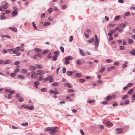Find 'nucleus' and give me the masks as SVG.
I'll list each match as a JSON object with an SVG mask.
<instances>
[{
	"label": "nucleus",
	"instance_id": "f257e3e1",
	"mask_svg": "<svg viewBox=\"0 0 135 135\" xmlns=\"http://www.w3.org/2000/svg\"><path fill=\"white\" fill-rule=\"evenodd\" d=\"M58 127H55L53 128H51V131L50 132V133L51 135L54 134L55 132L57 131V130L56 129H58Z\"/></svg>",
	"mask_w": 135,
	"mask_h": 135
},
{
	"label": "nucleus",
	"instance_id": "f03ea898",
	"mask_svg": "<svg viewBox=\"0 0 135 135\" xmlns=\"http://www.w3.org/2000/svg\"><path fill=\"white\" fill-rule=\"evenodd\" d=\"M123 129L122 128H118L115 129V131H116L118 132L117 133V134H119L122 133L123 132L122 131Z\"/></svg>",
	"mask_w": 135,
	"mask_h": 135
},
{
	"label": "nucleus",
	"instance_id": "7ed1b4c3",
	"mask_svg": "<svg viewBox=\"0 0 135 135\" xmlns=\"http://www.w3.org/2000/svg\"><path fill=\"white\" fill-rule=\"evenodd\" d=\"M36 74L37 75H41L44 73V71L41 70H38L36 72Z\"/></svg>",
	"mask_w": 135,
	"mask_h": 135
},
{
	"label": "nucleus",
	"instance_id": "20e7f679",
	"mask_svg": "<svg viewBox=\"0 0 135 135\" xmlns=\"http://www.w3.org/2000/svg\"><path fill=\"white\" fill-rule=\"evenodd\" d=\"M99 41L98 40H95L94 43V45L95 46V47L96 48H97L99 44Z\"/></svg>",
	"mask_w": 135,
	"mask_h": 135
},
{
	"label": "nucleus",
	"instance_id": "39448f33",
	"mask_svg": "<svg viewBox=\"0 0 135 135\" xmlns=\"http://www.w3.org/2000/svg\"><path fill=\"white\" fill-rule=\"evenodd\" d=\"M35 50V52H40L42 51V50L39 48L36 47L34 48V49Z\"/></svg>",
	"mask_w": 135,
	"mask_h": 135
},
{
	"label": "nucleus",
	"instance_id": "423d86ee",
	"mask_svg": "<svg viewBox=\"0 0 135 135\" xmlns=\"http://www.w3.org/2000/svg\"><path fill=\"white\" fill-rule=\"evenodd\" d=\"M73 57L71 56H67L65 58V60L66 61H69L72 59Z\"/></svg>",
	"mask_w": 135,
	"mask_h": 135
},
{
	"label": "nucleus",
	"instance_id": "0eeeda50",
	"mask_svg": "<svg viewBox=\"0 0 135 135\" xmlns=\"http://www.w3.org/2000/svg\"><path fill=\"white\" fill-rule=\"evenodd\" d=\"M18 12L17 11H14L12 12V16H14L17 15L18 14Z\"/></svg>",
	"mask_w": 135,
	"mask_h": 135
},
{
	"label": "nucleus",
	"instance_id": "6e6552de",
	"mask_svg": "<svg viewBox=\"0 0 135 135\" xmlns=\"http://www.w3.org/2000/svg\"><path fill=\"white\" fill-rule=\"evenodd\" d=\"M79 51L80 54L81 56H85V52H83V51L82 50L79 49Z\"/></svg>",
	"mask_w": 135,
	"mask_h": 135
},
{
	"label": "nucleus",
	"instance_id": "1a4fd4ad",
	"mask_svg": "<svg viewBox=\"0 0 135 135\" xmlns=\"http://www.w3.org/2000/svg\"><path fill=\"white\" fill-rule=\"evenodd\" d=\"M49 78V82L51 83L53 81V79H52L53 77L52 76H48Z\"/></svg>",
	"mask_w": 135,
	"mask_h": 135
},
{
	"label": "nucleus",
	"instance_id": "9d476101",
	"mask_svg": "<svg viewBox=\"0 0 135 135\" xmlns=\"http://www.w3.org/2000/svg\"><path fill=\"white\" fill-rule=\"evenodd\" d=\"M66 73L67 75L69 76H71L72 75L73 73V72L72 71H67Z\"/></svg>",
	"mask_w": 135,
	"mask_h": 135
},
{
	"label": "nucleus",
	"instance_id": "9b49d317",
	"mask_svg": "<svg viewBox=\"0 0 135 135\" xmlns=\"http://www.w3.org/2000/svg\"><path fill=\"white\" fill-rule=\"evenodd\" d=\"M57 55H55L52 57V60L54 61H56L57 60Z\"/></svg>",
	"mask_w": 135,
	"mask_h": 135
},
{
	"label": "nucleus",
	"instance_id": "f8f14e48",
	"mask_svg": "<svg viewBox=\"0 0 135 135\" xmlns=\"http://www.w3.org/2000/svg\"><path fill=\"white\" fill-rule=\"evenodd\" d=\"M94 40V38H92L89 40L87 41V42L88 43H91L93 42Z\"/></svg>",
	"mask_w": 135,
	"mask_h": 135
},
{
	"label": "nucleus",
	"instance_id": "ddd939ff",
	"mask_svg": "<svg viewBox=\"0 0 135 135\" xmlns=\"http://www.w3.org/2000/svg\"><path fill=\"white\" fill-rule=\"evenodd\" d=\"M126 23H127L126 22H125L124 23V24L123 23H121L120 24V25H119V26L120 28H124L126 26L125 24H126Z\"/></svg>",
	"mask_w": 135,
	"mask_h": 135
},
{
	"label": "nucleus",
	"instance_id": "4468645a",
	"mask_svg": "<svg viewBox=\"0 0 135 135\" xmlns=\"http://www.w3.org/2000/svg\"><path fill=\"white\" fill-rule=\"evenodd\" d=\"M112 97L110 95L108 96L106 98L105 100L107 101H109L110 99L112 98Z\"/></svg>",
	"mask_w": 135,
	"mask_h": 135
},
{
	"label": "nucleus",
	"instance_id": "2eb2a0df",
	"mask_svg": "<svg viewBox=\"0 0 135 135\" xmlns=\"http://www.w3.org/2000/svg\"><path fill=\"white\" fill-rule=\"evenodd\" d=\"M31 73L32 74L31 75V78H35L36 77V76L35 75V71H33L31 72Z\"/></svg>",
	"mask_w": 135,
	"mask_h": 135
},
{
	"label": "nucleus",
	"instance_id": "dca6fc26",
	"mask_svg": "<svg viewBox=\"0 0 135 135\" xmlns=\"http://www.w3.org/2000/svg\"><path fill=\"white\" fill-rule=\"evenodd\" d=\"M129 53L133 56H135V50H132V51H130Z\"/></svg>",
	"mask_w": 135,
	"mask_h": 135
},
{
	"label": "nucleus",
	"instance_id": "f3484780",
	"mask_svg": "<svg viewBox=\"0 0 135 135\" xmlns=\"http://www.w3.org/2000/svg\"><path fill=\"white\" fill-rule=\"evenodd\" d=\"M9 29H10L11 30H12L13 31L15 32H17V29L15 27H10Z\"/></svg>",
	"mask_w": 135,
	"mask_h": 135
},
{
	"label": "nucleus",
	"instance_id": "a211bd4d",
	"mask_svg": "<svg viewBox=\"0 0 135 135\" xmlns=\"http://www.w3.org/2000/svg\"><path fill=\"white\" fill-rule=\"evenodd\" d=\"M11 61V60L10 59H8L7 60L4 62V64H8L10 63Z\"/></svg>",
	"mask_w": 135,
	"mask_h": 135
},
{
	"label": "nucleus",
	"instance_id": "6ab92c4d",
	"mask_svg": "<svg viewBox=\"0 0 135 135\" xmlns=\"http://www.w3.org/2000/svg\"><path fill=\"white\" fill-rule=\"evenodd\" d=\"M95 102V100H90L89 101H87V103H88L89 104L91 103H94Z\"/></svg>",
	"mask_w": 135,
	"mask_h": 135
},
{
	"label": "nucleus",
	"instance_id": "aec40b11",
	"mask_svg": "<svg viewBox=\"0 0 135 135\" xmlns=\"http://www.w3.org/2000/svg\"><path fill=\"white\" fill-rule=\"evenodd\" d=\"M133 91L134 89H131L128 91V93L129 94H131Z\"/></svg>",
	"mask_w": 135,
	"mask_h": 135
},
{
	"label": "nucleus",
	"instance_id": "412c9836",
	"mask_svg": "<svg viewBox=\"0 0 135 135\" xmlns=\"http://www.w3.org/2000/svg\"><path fill=\"white\" fill-rule=\"evenodd\" d=\"M43 76L42 75H41L39 76L38 78V80L39 81H41L42 79H43Z\"/></svg>",
	"mask_w": 135,
	"mask_h": 135
},
{
	"label": "nucleus",
	"instance_id": "4be33fe9",
	"mask_svg": "<svg viewBox=\"0 0 135 135\" xmlns=\"http://www.w3.org/2000/svg\"><path fill=\"white\" fill-rule=\"evenodd\" d=\"M36 67L37 68H38L39 69H40L43 68L42 66L40 64H36L35 65Z\"/></svg>",
	"mask_w": 135,
	"mask_h": 135
},
{
	"label": "nucleus",
	"instance_id": "5701e85b",
	"mask_svg": "<svg viewBox=\"0 0 135 135\" xmlns=\"http://www.w3.org/2000/svg\"><path fill=\"white\" fill-rule=\"evenodd\" d=\"M6 17L2 15H0V19L1 20H4L6 19Z\"/></svg>",
	"mask_w": 135,
	"mask_h": 135
},
{
	"label": "nucleus",
	"instance_id": "b1692460",
	"mask_svg": "<svg viewBox=\"0 0 135 135\" xmlns=\"http://www.w3.org/2000/svg\"><path fill=\"white\" fill-rule=\"evenodd\" d=\"M32 24H33V27L35 28L36 30H38L37 29V26H36V24H35V23L34 22H32Z\"/></svg>",
	"mask_w": 135,
	"mask_h": 135
},
{
	"label": "nucleus",
	"instance_id": "393cba45",
	"mask_svg": "<svg viewBox=\"0 0 135 135\" xmlns=\"http://www.w3.org/2000/svg\"><path fill=\"white\" fill-rule=\"evenodd\" d=\"M36 67L32 66H30L29 67V69L31 70H35Z\"/></svg>",
	"mask_w": 135,
	"mask_h": 135
},
{
	"label": "nucleus",
	"instance_id": "a878e982",
	"mask_svg": "<svg viewBox=\"0 0 135 135\" xmlns=\"http://www.w3.org/2000/svg\"><path fill=\"white\" fill-rule=\"evenodd\" d=\"M18 77L20 79H25V78L24 76L21 75H18Z\"/></svg>",
	"mask_w": 135,
	"mask_h": 135
},
{
	"label": "nucleus",
	"instance_id": "bb28decb",
	"mask_svg": "<svg viewBox=\"0 0 135 135\" xmlns=\"http://www.w3.org/2000/svg\"><path fill=\"white\" fill-rule=\"evenodd\" d=\"M21 72L25 74L27 72V70L25 69H23L21 70Z\"/></svg>",
	"mask_w": 135,
	"mask_h": 135
},
{
	"label": "nucleus",
	"instance_id": "cd10ccee",
	"mask_svg": "<svg viewBox=\"0 0 135 135\" xmlns=\"http://www.w3.org/2000/svg\"><path fill=\"white\" fill-rule=\"evenodd\" d=\"M50 22H45L44 24V26H47L49 25L50 24Z\"/></svg>",
	"mask_w": 135,
	"mask_h": 135
},
{
	"label": "nucleus",
	"instance_id": "c85d7f7f",
	"mask_svg": "<svg viewBox=\"0 0 135 135\" xmlns=\"http://www.w3.org/2000/svg\"><path fill=\"white\" fill-rule=\"evenodd\" d=\"M128 95L126 94V95H124V96L123 97H122V98L121 99L122 100H124V99H125L128 98Z\"/></svg>",
	"mask_w": 135,
	"mask_h": 135
},
{
	"label": "nucleus",
	"instance_id": "c756f323",
	"mask_svg": "<svg viewBox=\"0 0 135 135\" xmlns=\"http://www.w3.org/2000/svg\"><path fill=\"white\" fill-rule=\"evenodd\" d=\"M34 107L33 105H31L30 107H29L28 106V109L30 110H33L34 109Z\"/></svg>",
	"mask_w": 135,
	"mask_h": 135
},
{
	"label": "nucleus",
	"instance_id": "7c9ffc66",
	"mask_svg": "<svg viewBox=\"0 0 135 135\" xmlns=\"http://www.w3.org/2000/svg\"><path fill=\"white\" fill-rule=\"evenodd\" d=\"M21 107H22L26 109H28V106L26 105L25 104L22 105Z\"/></svg>",
	"mask_w": 135,
	"mask_h": 135
},
{
	"label": "nucleus",
	"instance_id": "2f4dec72",
	"mask_svg": "<svg viewBox=\"0 0 135 135\" xmlns=\"http://www.w3.org/2000/svg\"><path fill=\"white\" fill-rule=\"evenodd\" d=\"M107 124L109 126H112L113 125L112 123L110 121H108L107 122Z\"/></svg>",
	"mask_w": 135,
	"mask_h": 135
},
{
	"label": "nucleus",
	"instance_id": "473e14b6",
	"mask_svg": "<svg viewBox=\"0 0 135 135\" xmlns=\"http://www.w3.org/2000/svg\"><path fill=\"white\" fill-rule=\"evenodd\" d=\"M49 79V77H47L43 79V80H44L43 81V82L44 83H45Z\"/></svg>",
	"mask_w": 135,
	"mask_h": 135
},
{
	"label": "nucleus",
	"instance_id": "72a5a7b5",
	"mask_svg": "<svg viewBox=\"0 0 135 135\" xmlns=\"http://www.w3.org/2000/svg\"><path fill=\"white\" fill-rule=\"evenodd\" d=\"M21 49V47L20 46H18L16 47L15 49V50L17 52H18L19 50H20Z\"/></svg>",
	"mask_w": 135,
	"mask_h": 135
},
{
	"label": "nucleus",
	"instance_id": "f704fd0d",
	"mask_svg": "<svg viewBox=\"0 0 135 135\" xmlns=\"http://www.w3.org/2000/svg\"><path fill=\"white\" fill-rule=\"evenodd\" d=\"M21 125L23 126H27L28 125V123L27 122L25 123H23L21 124Z\"/></svg>",
	"mask_w": 135,
	"mask_h": 135
},
{
	"label": "nucleus",
	"instance_id": "c9c22d12",
	"mask_svg": "<svg viewBox=\"0 0 135 135\" xmlns=\"http://www.w3.org/2000/svg\"><path fill=\"white\" fill-rule=\"evenodd\" d=\"M1 36L2 37H6L7 38H10V37L8 36V35H4L3 34L1 35Z\"/></svg>",
	"mask_w": 135,
	"mask_h": 135
},
{
	"label": "nucleus",
	"instance_id": "e433bc0d",
	"mask_svg": "<svg viewBox=\"0 0 135 135\" xmlns=\"http://www.w3.org/2000/svg\"><path fill=\"white\" fill-rule=\"evenodd\" d=\"M79 80V82L80 83H83L85 81V80L83 79H80Z\"/></svg>",
	"mask_w": 135,
	"mask_h": 135
},
{
	"label": "nucleus",
	"instance_id": "4c0bfd02",
	"mask_svg": "<svg viewBox=\"0 0 135 135\" xmlns=\"http://www.w3.org/2000/svg\"><path fill=\"white\" fill-rule=\"evenodd\" d=\"M23 98L22 97H20L18 100V101L20 102H22L23 101Z\"/></svg>",
	"mask_w": 135,
	"mask_h": 135
},
{
	"label": "nucleus",
	"instance_id": "58836bf2",
	"mask_svg": "<svg viewBox=\"0 0 135 135\" xmlns=\"http://www.w3.org/2000/svg\"><path fill=\"white\" fill-rule=\"evenodd\" d=\"M59 84L57 82H55L52 83L51 85L53 86H57Z\"/></svg>",
	"mask_w": 135,
	"mask_h": 135
},
{
	"label": "nucleus",
	"instance_id": "ea45409f",
	"mask_svg": "<svg viewBox=\"0 0 135 135\" xmlns=\"http://www.w3.org/2000/svg\"><path fill=\"white\" fill-rule=\"evenodd\" d=\"M120 16H116L114 18V19L115 20H118L120 17Z\"/></svg>",
	"mask_w": 135,
	"mask_h": 135
},
{
	"label": "nucleus",
	"instance_id": "a19ab883",
	"mask_svg": "<svg viewBox=\"0 0 135 135\" xmlns=\"http://www.w3.org/2000/svg\"><path fill=\"white\" fill-rule=\"evenodd\" d=\"M48 52V51L47 50H44L42 52V54L43 55L46 54Z\"/></svg>",
	"mask_w": 135,
	"mask_h": 135
},
{
	"label": "nucleus",
	"instance_id": "79ce46f5",
	"mask_svg": "<svg viewBox=\"0 0 135 135\" xmlns=\"http://www.w3.org/2000/svg\"><path fill=\"white\" fill-rule=\"evenodd\" d=\"M60 50H61V52H62L64 53V47L62 46H60Z\"/></svg>",
	"mask_w": 135,
	"mask_h": 135
},
{
	"label": "nucleus",
	"instance_id": "37998d69",
	"mask_svg": "<svg viewBox=\"0 0 135 135\" xmlns=\"http://www.w3.org/2000/svg\"><path fill=\"white\" fill-rule=\"evenodd\" d=\"M133 42V40L132 39H129L128 41V42L129 44H132Z\"/></svg>",
	"mask_w": 135,
	"mask_h": 135
},
{
	"label": "nucleus",
	"instance_id": "c03bdc74",
	"mask_svg": "<svg viewBox=\"0 0 135 135\" xmlns=\"http://www.w3.org/2000/svg\"><path fill=\"white\" fill-rule=\"evenodd\" d=\"M75 76L76 77H80L81 76V75L79 73H76L75 74Z\"/></svg>",
	"mask_w": 135,
	"mask_h": 135
},
{
	"label": "nucleus",
	"instance_id": "a18cd8bd",
	"mask_svg": "<svg viewBox=\"0 0 135 135\" xmlns=\"http://www.w3.org/2000/svg\"><path fill=\"white\" fill-rule=\"evenodd\" d=\"M129 103V101L128 99H126L125 100L124 103L126 104H127Z\"/></svg>",
	"mask_w": 135,
	"mask_h": 135
},
{
	"label": "nucleus",
	"instance_id": "49530a36",
	"mask_svg": "<svg viewBox=\"0 0 135 135\" xmlns=\"http://www.w3.org/2000/svg\"><path fill=\"white\" fill-rule=\"evenodd\" d=\"M67 7V6L66 5H64L62 6L61 7V9L62 10L66 8Z\"/></svg>",
	"mask_w": 135,
	"mask_h": 135
},
{
	"label": "nucleus",
	"instance_id": "de8ad7c7",
	"mask_svg": "<svg viewBox=\"0 0 135 135\" xmlns=\"http://www.w3.org/2000/svg\"><path fill=\"white\" fill-rule=\"evenodd\" d=\"M62 72L63 73H65L66 71V69L65 67H64L62 69Z\"/></svg>",
	"mask_w": 135,
	"mask_h": 135
},
{
	"label": "nucleus",
	"instance_id": "09e8293b",
	"mask_svg": "<svg viewBox=\"0 0 135 135\" xmlns=\"http://www.w3.org/2000/svg\"><path fill=\"white\" fill-rule=\"evenodd\" d=\"M120 49L121 50H124L125 49V47L123 46H120L119 47Z\"/></svg>",
	"mask_w": 135,
	"mask_h": 135
},
{
	"label": "nucleus",
	"instance_id": "8fccbe9b",
	"mask_svg": "<svg viewBox=\"0 0 135 135\" xmlns=\"http://www.w3.org/2000/svg\"><path fill=\"white\" fill-rule=\"evenodd\" d=\"M11 90V89H5V91L6 93H8L10 92V91Z\"/></svg>",
	"mask_w": 135,
	"mask_h": 135
},
{
	"label": "nucleus",
	"instance_id": "3c124183",
	"mask_svg": "<svg viewBox=\"0 0 135 135\" xmlns=\"http://www.w3.org/2000/svg\"><path fill=\"white\" fill-rule=\"evenodd\" d=\"M59 51L58 50L54 52V54H55V55H57L59 53Z\"/></svg>",
	"mask_w": 135,
	"mask_h": 135
},
{
	"label": "nucleus",
	"instance_id": "603ef678",
	"mask_svg": "<svg viewBox=\"0 0 135 135\" xmlns=\"http://www.w3.org/2000/svg\"><path fill=\"white\" fill-rule=\"evenodd\" d=\"M105 69V68L104 67H103L101 68V69L100 71V73H103V71Z\"/></svg>",
	"mask_w": 135,
	"mask_h": 135
},
{
	"label": "nucleus",
	"instance_id": "864d4df0",
	"mask_svg": "<svg viewBox=\"0 0 135 135\" xmlns=\"http://www.w3.org/2000/svg\"><path fill=\"white\" fill-rule=\"evenodd\" d=\"M47 89L46 88H42L41 89V90L43 92H46L47 91Z\"/></svg>",
	"mask_w": 135,
	"mask_h": 135
},
{
	"label": "nucleus",
	"instance_id": "5fc2aeb1",
	"mask_svg": "<svg viewBox=\"0 0 135 135\" xmlns=\"http://www.w3.org/2000/svg\"><path fill=\"white\" fill-rule=\"evenodd\" d=\"M80 132L82 135H84V132L83 131L82 129H81L80 130Z\"/></svg>",
	"mask_w": 135,
	"mask_h": 135
},
{
	"label": "nucleus",
	"instance_id": "6e6d98bb",
	"mask_svg": "<svg viewBox=\"0 0 135 135\" xmlns=\"http://www.w3.org/2000/svg\"><path fill=\"white\" fill-rule=\"evenodd\" d=\"M51 128L50 127L47 128L45 129V130L46 131H51Z\"/></svg>",
	"mask_w": 135,
	"mask_h": 135
},
{
	"label": "nucleus",
	"instance_id": "4d7b16f0",
	"mask_svg": "<svg viewBox=\"0 0 135 135\" xmlns=\"http://www.w3.org/2000/svg\"><path fill=\"white\" fill-rule=\"evenodd\" d=\"M68 91L69 92H73L75 91V90L72 89L68 90Z\"/></svg>",
	"mask_w": 135,
	"mask_h": 135
},
{
	"label": "nucleus",
	"instance_id": "13d9d810",
	"mask_svg": "<svg viewBox=\"0 0 135 135\" xmlns=\"http://www.w3.org/2000/svg\"><path fill=\"white\" fill-rule=\"evenodd\" d=\"M48 12L50 13H51L52 11V8L49 9L48 10Z\"/></svg>",
	"mask_w": 135,
	"mask_h": 135
},
{
	"label": "nucleus",
	"instance_id": "bf43d9fd",
	"mask_svg": "<svg viewBox=\"0 0 135 135\" xmlns=\"http://www.w3.org/2000/svg\"><path fill=\"white\" fill-rule=\"evenodd\" d=\"M34 84L35 85H39V83L37 81H36L34 82Z\"/></svg>",
	"mask_w": 135,
	"mask_h": 135
},
{
	"label": "nucleus",
	"instance_id": "052dcab7",
	"mask_svg": "<svg viewBox=\"0 0 135 135\" xmlns=\"http://www.w3.org/2000/svg\"><path fill=\"white\" fill-rule=\"evenodd\" d=\"M16 75V74L15 73H12L10 74V76L12 77H13L15 76Z\"/></svg>",
	"mask_w": 135,
	"mask_h": 135
},
{
	"label": "nucleus",
	"instance_id": "680f3d73",
	"mask_svg": "<svg viewBox=\"0 0 135 135\" xmlns=\"http://www.w3.org/2000/svg\"><path fill=\"white\" fill-rule=\"evenodd\" d=\"M36 56L39 57H42V55L41 54L39 53H37L36 54Z\"/></svg>",
	"mask_w": 135,
	"mask_h": 135
},
{
	"label": "nucleus",
	"instance_id": "e2e57ef3",
	"mask_svg": "<svg viewBox=\"0 0 135 135\" xmlns=\"http://www.w3.org/2000/svg\"><path fill=\"white\" fill-rule=\"evenodd\" d=\"M20 63V62L19 61H17L14 63V64L16 65H17L19 64Z\"/></svg>",
	"mask_w": 135,
	"mask_h": 135
},
{
	"label": "nucleus",
	"instance_id": "0e129e2a",
	"mask_svg": "<svg viewBox=\"0 0 135 135\" xmlns=\"http://www.w3.org/2000/svg\"><path fill=\"white\" fill-rule=\"evenodd\" d=\"M51 54V53H48V56H47V57L49 59H51V58L52 57L51 56H50V55Z\"/></svg>",
	"mask_w": 135,
	"mask_h": 135
},
{
	"label": "nucleus",
	"instance_id": "69168bd1",
	"mask_svg": "<svg viewBox=\"0 0 135 135\" xmlns=\"http://www.w3.org/2000/svg\"><path fill=\"white\" fill-rule=\"evenodd\" d=\"M77 63L78 65H80L81 64V62L79 60H78L77 61Z\"/></svg>",
	"mask_w": 135,
	"mask_h": 135
},
{
	"label": "nucleus",
	"instance_id": "338daca9",
	"mask_svg": "<svg viewBox=\"0 0 135 135\" xmlns=\"http://www.w3.org/2000/svg\"><path fill=\"white\" fill-rule=\"evenodd\" d=\"M130 13L129 12H127L125 13L124 14V15L125 16H128L129 15Z\"/></svg>",
	"mask_w": 135,
	"mask_h": 135
},
{
	"label": "nucleus",
	"instance_id": "774afa93",
	"mask_svg": "<svg viewBox=\"0 0 135 135\" xmlns=\"http://www.w3.org/2000/svg\"><path fill=\"white\" fill-rule=\"evenodd\" d=\"M132 97L133 98L132 100H135V93L133 94Z\"/></svg>",
	"mask_w": 135,
	"mask_h": 135
}]
</instances>
